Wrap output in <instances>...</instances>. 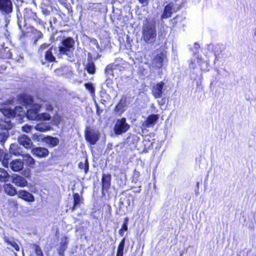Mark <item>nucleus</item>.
I'll use <instances>...</instances> for the list:
<instances>
[{
    "label": "nucleus",
    "mask_w": 256,
    "mask_h": 256,
    "mask_svg": "<svg viewBox=\"0 0 256 256\" xmlns=\"http://www.w3.org/2000/svg\"><path fill=\"white\" fill-rule=\"evenodd\" d=\"M126 238H123L120 242L116 252V256H123L124 252V248L125 246Z\"/></svg>",
    "instance_id": "a878e982"
},
{
    "label": "nucleus",
    "mask_w": 256,
    "mask_h": 256,
    "mask_svg": "<svg viewBox=\"0 0 256 256\" xmlns=\"http://www.w3.org/2000/svg\"><path fill=\"white\" fill-rule=\"evenodd\" d=\"M48 46H49V44H46V43L42 44L40 46L39 48L38 52H42L44 49L48 48Z\"/></svg>",
    "instance_id": "a19ab883"
},
{
    "label": "nucleus",
    "mask_w": 256,
    "mask_h": 256,
    "mask_svg": "<svg viewBox=\"0 0 256 256\" xmlns=\"http://www.w3.org/2000/svg\"><path fill=\"white\" fill-rule=\"evenodd\" d=\"M7 139L6 134L4 132L0 133V142H4Z\"/></svg>",
    "instance_id": "37998d69"
},
{
    "label": "nucleus",
    "mask_w": 256,
    "mask_h": 256,
    "mask_svg": "<svg viewBox=\"0 0 256 256\" xmlns=\"http://www.w3.org/2000/svg\"><path fill=\"white\" fill-rule=\"evenodd\" d=\"M24 19L25 24H26L30 20H33L37 24L44 26V21L38 18L36 12H33L32 9L26 8L24 10Z\"/></svg>",
    "instance_id": "6e6552de"
},
{
    "label": "nucleus",
    "mask_w": 256,
    "mask_h": 256,
    "mask_svg": "<svg viewBox=\"0 0 256 256\" xmlns=\"http://www.w3.org/2000/svg\"><path fill=\"white\" fill-rule=\"evenodd\" d=\"M78 206V205H75L74 204V203L73 206L70 208V209L72 211H74Z\"/></svg>",
    "instance_id": "5fc2aeb1"
},
{
    "label": "nucleus",
    "mask_w": 256,
    "mask_h": 256,
    "mask_svg": "<svg viewBox=\"0 0 256 256\" xmlns=\"http://www.w3.org/2000/svg\"><path fill=\"white\" fill-rule=\"evenodd\" d=\"M134 174L136 176H140V172L138 171L134 170Z\"/></svg>",
    "instance_id": "13d9d810"
},
{
    "label": "nucleus",
    "mask_w": 256,
    "mask_h": 256,
    "mask_svg": "<svg viewBox=\"0 0 256 256\" xmlns=\"http://www.w3.org/2000/svg\"><path fill=\"white\" fill-rule=\"evenodd\" d=\"M10 159V154L0 148V162L2 161V166L4 167H8Z\"/></svg>",
    "instance_id": "aec40b11"
},
{
    "label": "nucleus",
    "mask_w": 256,
    "mask_h": 256,
    "mask_svg": "<svg viewBox=\"0 0 256 256\" xmlns=\"http://www.w3.org/2000/svg\"><path fill=\"white\" fill-rule=\"evenodd\" d=\"M46 110L48 112H52L54 108L51 104H47L46 106Z\"/></svg>",
    "instance_id": "49530a36"
},
{
    "label": "nucleus",
    "mask_w": 256,
    "mask_h": 256,
    "mask_svg": "<svg viewBox=\"0 0 256 256\" xmlns=\"http://www.w3.org/2000/svg\"><path fill=\"white\" fill-rule=\"evenodd\" d=\"M64 6L68 10V12H72V7L70 5V4H68L66 3H64Z\"/></svg>",
    "instance_id": "c03bdc74"
},
{
    "label": "nucleus",
    "mask_w": 256,
    "mask_h": 256,
    "mask_svg": "<svg viewBox=\"0 0 256 256\" xmlns=\"http://www.w3.org/2000/svg\"><path fill=\"white\" fill-rule=\"evenodd\" d=\"M9 174L4 169L0 168V182H5L8 180Z\"/></svg>",
    "instance_id": "c85d7f7f"
},
{
    "label": "nucleus",
    "mask_w": 256,
    "mask_h": 256,
    "mask_svg": "<svg viewBox=\"0 0 256 256\" xmlns=\"http://www.w3.org/2000/svg\"><path fill=\"white\" fill-rule=\"evenodd\" d=\"M165 83L162 80L156 84H154L151 88V94L155 98H160L162 97Z\"/></svg>",
    "instance_id": "9d476101"
},
{
    "label": "nucleus",
    "mask_w": 256,
    "mask_h": 256,
    "mask_svg": "<svg viewBox=\"0 0 256 256\" xmlns=\"http://www.w3.org/2000/svg\"><path fill=\"white\" fill-rule=\"evenodd\" d=\"M32 153L36 157L44 158L48 156L50 152L46 148L35 146L32 148Z\"/></svg>",
    "instance_id": "ddd939ff"
},
{
    "label": "nucleus",
    "mask_w": 256,
    "mask_h": 256,
    "mask_svg": "<svg viewBox=\"0 0 256 256\" xmlns=\"http://www.w3.org/2000/svg\"><path fill=\"white\" fill-rule=\"evenodd\" d=\"M51 119L50 115L47 112H42L39 114L38 118V120H50Z\"/></svg>",
    "instance_id": "72a5a7b5"
},
{
    "label": "nucleus",
    "mask_w": 256,
    "mask_h": 256,
    "mask_svg": "<svg viewBox=\"0 0 256 256\" xmlns=\"http://www.w3.org/2000/svg\"><path fill=\"white\" fill-rule=\"evenodd\" d=\"M53 46H52L48 50H47L44 54V58L46 62H56V58L54 56L52 50Z\"/></svg>",
    "instance_id": "393cba45"
},
{
    "label": "nucleus",
    "mask_w": 256,
    "mask_h": 256,
    "mask_svg": "<svg viewBox=\"0 0 256 256\" xmlns=\"http://www.w3.org/2000/svg\"><path fill=\"white\" fill-rule=\"evenodd\" d=\"M126 101V95H122L117 104H119L120 106H124V108H126L127 102Z\"/></svg>",
    "instance_id": "e433bc0d"
},
{
    "label": "nucleus",
    "mask_w": 256,
    "mask_h": 256,
    "mask_svg": "<svg viewBox=\"0 0 256 256\" xmlns=\"http://www.w3.org/2000/svg\"><path fill=\"white\" fill-rule=\"evenodd\" d=\"M14 98H12L11 100H8L7 102H8V104H12V103H13V102H14Z\"/></svg>",
    "instance_id": "6e6d98bb"
},
{
    "label": "nucleus",
    "mask_w": 256,
    "mask_h": 256,
    "mask_svg": "<svg viewBox=\"0 0 256 256\" xmlns=\"http://www.w3.org/2000/svg\"><path fill=\"white\" fill-rule=\"evenodd\" d=\"M20 108L21 109V106H16L14 108L12 109L8 106H3L0 108L1 112L3 114L8 118H14L16 116V110Z\"/></svg>",
    "instance_id": "dca6fc26"
},
{
    "label": "nucleus",
    "mask_w": 256,
    "mask_h": 256,
    "mask_svg": "<svg viewBox=\"0 0 256 256\" xmlns=\"http://www.w3.org/2000/svg\"><path fill=\"white\" fill-rule=\"evenodd\" d=\"M180 4H176L173 2H170L164 6L161 15L162 19L170 18L173 13L177 12L181 8Z\"/></svg>",
    "instance_id": "20e7f679"
},
{
    "label": "nucleus",
    "mask_w": 256,
    "mask_h": 256,
    "mask_svg": "<svg viewBox=\"0 0 256 256\" xmlns=\"http://www.w3.org/2000/svg\"><path fill=\"white\" fill-rule=\"evenodd\" d=\"M61 120H62V118L59 116H58L56 117H54L52 120L54 122V124H56V125L60 123V122H61Z\"/></svg>",
    "instance_id": "79ce46f5"
},
{
    "label": "nucleus",
    "mask_w": 256,
    "mask_h": 256,
    "mask_svg": "<svg viewBox=\"0 0 256 256\" xmlns=\"http://www.w3.org/2000/svg\"><path fill=\"white\" fill-rule=\"evenodd\" d=\"M85 88L90 92L92 96H94L95 94V88L93 84L91 82L85 83Z\"/></svg>",
    "instance_id": "2f4dec72"
},
{
    "label": "nucleus",
    "mask_w": 256,
    "mask_h": 256,
    "mask_svg": "<svg viewBox=\"0 0 256 256\" xmlns=\"http://www.w3.org/2000/svg\"><path fill=\"white\" fill-rule=\"evenodd\" d=\"M138 2L142 4L144 6H146L148 4L149 0H138Z\"/></svg>",
    "instance_id": "09e8293b"
},
{
    "label": "nucleus",
    "mask_w": 256,
    "mask_h": 256,
    "mask_svg": "<svg viewBox=\"0 0 256 256\" xmlns=\"http://www.w3.org/2000/svg\"><path fill=\"white\" fill-rule=\"evenodd\" d=\"M157 32L156 26L152 24H148L142 26V40L148 44H154L156 40Z\"/></svg>",
    "instance_id": "f257e3e1"
},
{
    "label": "nucleus",
    "mask_w": 256,
    "mask_h": 256,
    "mask_svg": "<svg viewBox=\"0 0 256 256\" xmlns=\"http://www.w3.org/2000/svg\"><path fill=\"white\" fill-rule=\"evenodd\" d=\"M10 168L14 172H19L22 170L24 166L23 160L20 159L12 160L10 163Z\"/></svg>",
    "instance_id": "f3484780"
},
{
    "label": "nucleus",
    "mask_w": 256,
    "mask_h": 256,
    "mask_svg": "<svg viewBox=\"0 0 256 256\" xmlns=\"http://www.w3.org/2000/svg\"><path fill=\"white\" fill-rule=\"evenodd\" d=\"M146 71V69L142 67L138 69L139 72L141 73L142 74H143L144 72Z\"/></svg>",
    "instance_id": "603ef678"
},
{
    "label": "nucleus",
    "mask_w": 256,
    "mask_h": 256,
    "mask_svg": "<svg viewBox=\"0 0 256 256\" xmlns=\"http://www.w3.org/2000/svg\"><path fill=\"white\" fill-rule=\"evenodd\" d=\"M34 128L38 131L45 132L51 130L52 128L49 124H46L45 122H40L34 126Z\"/></svg>",
    "instance_id": "b1692460"
},
{
    "label": "nucleus",
    "mask_w": 256,
    "mask_h": 256,
    "mask_svg": "<svg viewBox=\"0 0 256 256\" xmlns=\"http://www.w3.org/2000/svg\"><path fill=\"white\" fill-rule=\"evenodd\" d=\"M84 162H80L78 164V167L80 170H84L85 174L88 173L89 169V164L88 158L86 156L84 157Z\"/></svg>",
    "instance_id": "bb28decb"
},
{
    "label": "nucleus",
    "mask_w": 256,
    "mask_h": 256,
    "mask_svg": "<svg viewBox=\"0 0 256 256\" xmlns=\"http://www.w3.org/2000/svg\"><path fill=\"white\" fill-rule=\"evenodd\" d=\"M30 108H28L26 113V115L28 120H38V118L40 114V112L42 108V105L38 103H34L30 106Z\"/></svg>",
    "instance_id": "0eeeda50"
},
{
    "label": "nucleus",
    "mask_w": 256,
    "mask_h": 256,
    "mask_svg": "<svg viewBox=\"0 0 256 256\" xmlns=\"http://www.w3.org/2000/svg\"><path fill=\"white\" fill-rule=\"evenodd\" d=\"M24 160H26V164L30 167H33L35 164V160L29 154H27L25 156Z\"/></svg>",
    "instance_id": "7c9ffc66"
},
{
    "label": "nucleus",
    "mask_w": 256,
    "mask_h": 256,
    "mask_svg": "<svg viewBox=\"0 0 256 256\" xmlns=\"http://www.w3.org/2000/svg\"><path fill=\"white\" fill-rule=\"evenodd\" d=\"M18 197L25 202H32L35 200L34 196L26 190H20L18 192Z\"/></svg>",
    "instance_id": "4468645a"
},
{
    "label": "nucleus",
    "mask_w": 256,
    "mask_h": 256,
    "mask_svg": "<svg viewBox=\"0 0 256 256\" xmlns=\"http://www.w3.org/2000/svg\"><path fill=\"white\" fill-rule=\"evenodd\" d=\"M64 240L60 243V248L66 250L67 248L68 241L66 236H64Z\"/></svg>",
    "instance_id": "58836bf2"
},
{
    "label": "nucleus",
    "mask_w": 256,
    "mask_h": 256,
    "mask_svg": "<svg viewBox=\"0 0 256 256\" xmlns=\"http://www.w3.org/2000/svg\"><path fill=\"white\" fill-rule=\"evenodd\" d=\"M96 66L92 60L88 61L86 64L85 70L90 74H94L96 73Z\"/></svg>",
    "instance_id": "cd10ccee"
},
{
    "label": "nucleus",
    "mask_w": 256,
    "mask_h": 256,
    "mask_svg": "<svg viewBox=\"0 0 256 256\" xmlns=\"http://www.w3.org/2000/svg\"><path fill=\"white\" fill-rule=\"evenodd\" d=\"M112 176L110 174L102 173L101 178L102 192H108L110 188Z\"/></svg>",
    "instance_id": "f8f14e48"
},
{
    "label": "nucleus",
    "mask_w": 256,
    "mask_h": 256,
    "mask_svg": "<svg viewBox=\"0 0 256 256\" xmlns=\"http://www.w3.org/2000/svg\"><path fill=\"white\" fill-rule=\"evenodd\" d=\"M64 251L65 250L59 248V249L58 250V254L60 256H64Z\"/></svg>",
    "instance_id": "8fccbe9b"
},
{
    "label": "nucleus",
    "mask_w": 256,
    "mask_h": 256,
    "mask_svg": "<svg viewBox=\"0 0 256 256\" xmlns=\"http://www.w3.org/2000/svg\"><path fill=\"white\" fill-rule=\"evenodd\" d=\"M32 129V126H29L27 124H24L22 127V130L24 132H29Z\"/></svg>",
    "instance_id": "ea45409f"
},
{
    "label": "nucleus",
    "mask_w": 256,
    "mask_h": 256,
    "mask_svg": "<svg viewBox=\"0 0 256 256\" xmlns=\"http://www.w3.org/2000/svg\"><path fill=\"white\" fill-rule=\"evenodd\" d=\"M4 240L5 242H6L8 244L11 246L16 251L18 252L20 250L19 246L16 243L14 238H10L4 236Z\"/></svg>",
    "instance_id": "5701e85b"
},
{
    "label": "nucleus",
    "mask_w": 256,
    "mask_h": 256,
    "mask_svg": "<svg viewBox=\"0 0 256 256\" xmlns=\"http://www.w3.org/2000/svg\"><path fill=\"white\" fill-rule=\"evenodd\" d=\"M18 140L20 144L26 148H31L32 145L31 139L26 135L23 134L20 136Z\"/></svg>",
    "instance_id": "6ab92c4d"
},
{
    "label": "nucleus",
    "mask_w": 256,
    "mask_h": 256,
    "mask_svg": "<svg viewBox=\"0 0 256 256\" xmlns=\"http://www.w3.org/2000/svg\"><path fill=\"white\" fill-rule=\"evenodd\" d=\"M14 10L12 0H0V12L2 14L8 15Z\"/></svg>",
    "instance_id": "9b49d317"
},
{
    "label": "nucleus",
    "mask_w": 256,
    "mask_h": 256,
    "mask_svg": "<svg viewBox=\"0 0 256 256\" xmlns=\"http://www.w3.org/2000/svg\"><path fill=\"white\" fill-rule=\"evenodd\" d=\"M34 30L36 31L37 35H38V38H42L43 36V34H42V32H40L39 30H38L36 29H34Z\"/></svg>",
    "instance_id": "3c124183"
},
{
    "label": "nucleus",
    "mask_w": 256,
    "mask_h": 256,
    "mask_svg": "<svg viewBox=\"0 0 256 256\" xmlns=\"http://www.w3.org/2000/svg\"><path fill=\"white\" fill-rule=\"evenodd\" d=\"M72 197L74 200V203L75 205H78L80 203H83V198L82 196H80L78 193H74Z\"/></svg>",
    "instance_id": "c756f323"
},
{
    "label": "nucleus",
    "mask_w": 256,
    "mask_h": 256,
    "mask_svg": "<svg viewBox=\"0 0 256 256\" xmlns=\"http://www.w3.org/2000/svg\"><path fill=\"white\" fill-rule=\"evenodd\" d=\"M84 136L87 142L94 145L100 138V134L98 130L86 127L84 131Z\"/></svg>",
    "instance_id": "423d86ee"
},
{
    "label": "nucleus",
    "mask_w": 256,
    "mask_h": 256,
    "mask_svg": "<svg viewBox=\"0 0 256 256\" xmlns=\"http://www.w3.org/2000/svg\"><path fill=\"white\" fill-rule=\"evenodd\" d=\"M112 64L107 66L106 67V70H107L108 68H110L112 70Z\"/></svg>",
    "instance_id": "4d7b16f0"
},
{
    "label": "nucleus",
    "mask_w": 256,
    "mask_h": 256,
    "mask_svg": "<svg viewBox=\"0 0 256 256\" xmlns=\"http://www.w3.org/2000/svg\"><path fill=\"white\" fill-rule=\"evenodd\" d=\"M12 56V53L11 52L10 50H8L6 52V54L5 55L4 54L2 55V56L4 58H10Z\"/></svg>",
    "instance_id": "de8ad7c7"
},
{
    "label": "nucleus",
    "mask_w": 256,
    "mask_h": 256,
    "mask_svg": "<svg viewBox=\"0 0 256 256\" xmlns=\"http://www.w3.org/2000/svg\"><path fill=\"white\" fill-rule=\"evenodd\" d=\"M4 192L10 196L18 194V192L14 186L10 184H5L3 186Z\"/></svg>",
    "instance_id": "412c9836"
},
{
    "label": "nucleus",
    "mask_w": 256,
    "mask_h": 256,
    "mask_svg": "<svg viewBox=\"0 0 256 256\" xmlns=\"http://www.w3.org/2000/svg\"><path fill=\"white\" fill-rule=\"evenodd\" d=\"M16 144H10V152L16 156L20 154L18 150L16 148Z\"/></svg>",
    "instance_id": "c9c22d12"
},
{
    "label": "nucleus",
    "mask_w": 256,
    "mask_h": 256,
    "mask_svg": "<svg viewBox=\"0 0 256 256\" xmlns=\"http://www.w3.org/2000/svg\"><path fill=\"white\" fill-rule=\"evenodd\" d=\"M128 218L126 216L124 219V222L122 224V226L120 228L121 229L127 231L128 230Z\"/></svg>",
    "instance_id": "4c0bfd02"
},
{
    "label": "nucleus",
    "mask_w": 256,
    "mask_h": 256,
    "mask_svg": "<svg viewBox=\"0 0 256 256\" xmlns=\"http://www.w3.org/2000/svg\"><path fill=\"white\" fill-rule=\"evenodd\" d=\"M168 62L167 52L162 50L158 52L152 58V64L157 69H160L162 68L164 62Z\"/></svg>",
    "instance_id": "7ed1b4c3"
},
{
    "label": "nucleus",
    "mask_w": 256,
    "mask_h": 256,
    "mask_svg": "<svg viewBox=\"0 0 256 256\" xmlns=\"http://www.w3.org/2000/svg\"><path fill=\"white\" fill-rule=\"evenodd\" d=\"M12 182L16 186L20 188L27 186L28 184L24 178L17 174H14L12 176Z\"/></svg>",
    "instance_id": "2eb2a0df"
},
{
    "label": "nucleus",
    "mask_w": 256,
    "mask_h": 256,
    "mask_svg": "<svg viewBox=\"0 0 256 256\" xmlns=\"http://www.w3.org/2000/svg\"><path fill=\"white\" fill-rule=\"evenodd\" d=\"M124 231H125V230H122V229L120 228V229L119 230H118V234H120V236H124Z\"/></svg>",
    "instance_id": "864d4df0"
},
{
    "label": "nucleus",
    "mask_w": 256,
    "mask_h": 256,
    "mask_svg": "<svg viewBox=\"0 0 256 256\" xmlns=\"http://www.w3.org/2000/svg\"><path fill=\"white\" fill-rule=\"evenodd\" d=\"M74 40L70 36L64 38L58 47V54L68 56L72 54L74 50Z\"/></svg>",
    "instance_id": "f03ea898"
},
{
    "label": "nucleus",
    "mask_w": 256,
    "mask_h": 256,
    "mask_svg": "<svg viewBox=\"0 0 256 256\" xmlns=\"http://www.w3.org/2000/svg\"><path fill=\"white\" fill-rule=\"evenodd\" d=\"M42 14L44 15V16H48L50 15V10H48V8H42Z\"/></svg>",
    "instance_id": "a18cd8bd"
},
{
    "label": "nucleus",
    "mask_w": 256,
    "mask_h": 256,
    "mask_svg": "<svg viewBox=\"0 0 256 256\" xmlns=\"http://www.w3.org/2000/svg\"><path fill=\"white\" fill-rule=\"evenodd\" d=\"M34 250L37 256H44L40 247L37 244H34Z\"/></svg>",
    "instance_id": "f704fd0d"
},
{
    "label": "nucleus",
    "mask_w": 256,
    "mask_h": 256,
    "mask_svg": "<svg viewBox=\"0 0 256 256\" xmlns=\"http://www.w3.org/2000/svg\"><path fill=\"white\" fill-rule=\"evenodd\" d=\"M17 98L20 103L25 107L30 106L35 103L33 96L26 92L19 94Z\"/></svg>",
    "instance_id": "1a4fd4ad"
},
{
    "label": "nucleus",
    "mask_w": 256,
    "mask_h": 256,
    "mask_svg": "<svg viewBox=\"0 0 256 256\" xmlns=\"http://www.w3.org/2000/svg\"><path fill=\"white\" fill-rule=\"evenodd\" d=\"M159 118V115L158 114H152L148 116L144 120V126L148 127L150 125L154 124Z\"/></svg>",
    "instance_id": "4be33fe9"
},
{
    "label": "nucleus",
    "mask_w": 256,
    "mask_h": 256,
    "mask_svg": "<svg viewBox=\"0 0 256 256\" xmlns=\"http://www.w3.org/2000/svg\"><path fill=\"white\" fill-rule=\"evenodd\" d=\"M49 147L53 148L58 144L60 140L59 139L56 137H54L52 136L48 135L44 136L42 139Z\"/></svg>",
    "instance_id": "a211bd4d"
},
{
    "label": "nucleus",
    "mask_w": 256,
    "mask_h": 256,
    "mask_svg": "<svg viewBox=\"0 0 256 256\" xmlns=\"http://www.w3.org/2000/svg\"><path fill=\"white\" fill-rule=\"evenodd\" d=\"M130 128V125L126 122V118L124 117L117 120L114 130L116 134L120 135L126 132Z\"/></svg>",
    "instance_id": "39448f33"
},
{
    "label": "nucleus",
    "mask_w": 256,
    "mask_h": 256,
    "mask_svg": "<svg viewBox=\"0 0 256 256\" xmlns=\"http://www.w3.org/2000/svg\"><path fill=\"white\" fill-rule=\"evenodd\" d=\"M114 111L116 114L121 115L125 111V108L117 104L114 108Z\"/></svg>",
    "instance_id": "473e14b6"
},
{
    "label": "nucleus",
    "mask_w": 256,
    "mask_h": 256,
    "mask_svg": "<svg viewBox=\"0 0 256 256\" xmlns=\"http://www.w3.org/2000/svg\"><path fill=\"white\" fill-rule=\"evenodd\" d=\"M56 20H56V18H53V22H56Z\"/></svg>",
    "instance_id": "bf43d9fd"
}]
</instances>
